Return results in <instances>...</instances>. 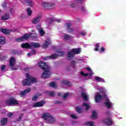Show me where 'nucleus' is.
<instances>
[{
    "instance_id": "obj_1",
    "label": "nucleus",
    "mask_w": 126,
    "mask_h": 126,
    "mask_svg": "<svg viewBox=\"0 0 126 126\" xmlns=\"http://www.w3.org/2000/svg\"><path fill=\"white\" fill-rule=\"evenodd\" d=\"M38 66L43 70L44 72L42 75V78H49L51 77V67L48 66L47 63L40 61L38 63Z\"/></svg>"
},
{
    "instance_id": "obj_2",
    "label": "nucleus",
    "mask_w": 126,
    "mask_h": 126,
    "mask_svg": "<svg viewBox=\"0 0 126 126\" xmlns=\"http://www.w3.org/2000/svg\"><path fill=\"white\" fill-rule=\"evenodd\" d=\"M80 52L81 51L79 48H73L67 54V60L71 61V60L74 59V55H79V54H80Z\"/></svg>"
},
{
    "instance_id": "obj_3",
    "label": "nucleus",
    "mask_w": 126,
    "mask_h": 126,
    "mask_svg": "<svg viewBox=\"0 0 126 126\" xmlns=\"http://www.w3.org/2000/svg\"><path fill=\"white\" fill-rule=\"evenodd\" d=\"M41 118L44 119L45 121H47L49 124H53V123H55V122H56L55 118L52 116L50 113H43L41 115Z\"/></svg>"
},
{
    "instance_id": "obj_4",
    "label": "nucleus",
    "mask_w": 126,
    "mask_h": 126,
    "mask_svg": "<svg viewBox=\"0 0 126 126\" xmlns=\"http://www.w3.org/2000/svg\"><path fill=\"white\" fill-rule=\"evenodd\" d=\"M41 5L47 9H53V8L56 6V4L48 3L47 2H42L41 3Z\"/></svg>"
},
{
    "instance_id": "obj_5",
    "label": "nucleus",
    "mask_w": 126,
    "mask_h": 126,
    "mask_svg": "<svg viewBox=\"0 0 126 126\" xmlns=\"http://www.w3.org/2000/svg\"><path fill=\"white\" fill-rule=\"evenodd\" d=\"M30 38V35L29 33H26L24 34L22 37L16 38V42H23V41H25V40H28L29 38Z\"/></svg>"
},
{
    "instance_id": "obj_6",
    "label": "nucleus",
    "mask_w": 126,
    "mask_h": 126,
    "mask_svg": "<svg viewBox=\"0 0 126 126\" xmlns=\"http://www.w3.org/2000/svg\"><path fill=\"white\" fill-rule=\"evenodd\" d=\"M26 76L27 79H26L23 81V86H26V85L27 86H30V81H29V79L32 78V76H30L28 73L26 74Z\"/></svg>"
},
{
    "instance_id": "obj_7",
    "label": "nucleus",
    "mask_w": 126,
    "mask_h": 126,
    "mask_svg": "<svg viewBox=\"0 0 126 126\" xmlns=\"http://www.w3.org/2000/svg\"><path fill=\"white\" fill-rule=\"evenodd\" d=\"M6 104L7 106L10 105H18V101L15 99H10L6 101Z\"/></svg>"
},
{
    "instance_id": "obj_8",
    "label": "nucleus",
    "mask_w": 126,
    "mask_h": 126,
    "mask_svg": "<svg viewBox=\"0 0 126 126\" xmlns=\"http://www.w3.org/2000/svg\"><path fill=\"white\" fill-rule=\"evenodd\" d=\"M46 103V102L44 101H40L39 102H35L32 104V107L33 108H37L40 107H43L44 104Z\"/></svg>"
},
{
    "instance_id": "obj_9",
    "label": "nucleus",
    "mask_w": 126,
    "mask_h": 126,
    "mask_svg": "<svg viewBox=\"0 0 126 126\" xmlns=\"http://www.w3.org/2000/svg\"><path fill=\"white\" fill-rule=\"evenodd\" d=\"M30 91H31V88L28 87L26 90L20 92L19 95L20 97H25V95H26L27 93H29Z\"/></svg>"
},
{
    "instance_id": "obj_10",
    "label": "nucleus",
    "mask_w": 126,
    "mask_h": 126,
    "mask_svg": "<svg viewBox=\"0 0 126 126\" xmlns=\"http://www.w3.org/2000/svg\"><path fill=\"white\" fill-rule=\"evenodd\" d=\"M103 99H104V97L100 95V93H98L94 97V100L96 103H99V102L103 100Z\"/></svg>"
},
{
    "instance_id": "obj_11",
    "label": "nucleus",
    "mask_w": 126,
    "mask_h": 126,
    "mask_svg": "<svg viewBox=\"0 0 126 126\" xmlns=\"http://www.w3.org/2000/svg\"><path fill=\"white\" fill-rule=\"evenodd\" d=\"M16 62V60L14 58V57H12L10 58L9 60V65L11 67H13L14 66V64H15V63Z\"/></svg>"
},
{
    "instance_id": "obj_12",
    "label": "nucleus",
    "mask_w": 126,
    "mask_h": 126,
    "mask_svg": "<svg viewBox=\"0 0 126 126\" xmlns=\"http://www.w3.org/2000/svg\"><path fill=\"white\" fill-rule=\"evenodd\" d=\"M58 57H59V55L54 54L51 55L50 56H47L46 57L44 58L43 60H44V61H46V60H48V59H50L51 60H53L55 59H57Z\"/></svg>"
},
{
    "instance_id": "obj_13",
    "label": "nucleus",
    "mask_w": 126,
    "mask_h": 126,
    "mask_svg": "<svg viewBox=\"0 0 126 126\" xmlns=\"http://www.w3.org/2000/svg\"><path fill=\"white\" fill-rule=\"evenodd\" d=\"M66 25L67 26V30L68 31V33H72L74 31L73 29L71 28V24L69 23H66Z\"/></svg>"
},
{
    "instance_id": "obj_14",
    "label": "nucleus",
    "mask_w": 126,
    "mask_h": 126,
    "mask_svg": "<svg viewBox=\"0 0 126 126\" xmlns=\"http://www.w3.org/2000/svg\"><path fill=\"white\" fill-rule=\"evenodd\" d=\"M103 122L105 125H107V126H111L113 124V120H111L110 118H108L107 119L103 120Z\"/></svg>"
},
{
    "instance_id": "obj_15",
    "label": "nucleus",
    "mask_w": 126,
    "mask_h": 126,
    "mask_svg": "<svg viewBox=\"0 0 126 126\" xmlns=\"http://www.w3.org/2000/svg\"><path fill=\"white\" fill-rule=\"evenodd\" d=\"M40 47V44L37 42H32L31 44V49L34 48V49H38Z\"/></svg>"
},
{
    "instance_id": "obj_16",
    "label": "nucleus",
    "mask_w": 126,
    "mask_h": 126,
    "mask_svg": "<svg viewBox=\"0 0 126 126\" xmlns=\"http://www.w3.org/2000/svg\"><path fill=\"white\" fill-rule=\"evenodd\" d=\"M0 31L5 35H9L10 33V31L7 29H0Z\"/></svg>"
},
{
    "instance_id": "obj_17",
    "label": "nucleus",
    "mask_w": 126,
    "mask_h": 126,
    "mask_svg": "<svg viewBox=\"0 0 126 126\" xmlns=\"http://www.w3.org/2000/svg\"><path fill=\"white\" fill-rule=\"evenodd\" d=\"M51 44H52V42L51 41H50L49 40H46L45 42L42 45V47L44 49H47L49 45H51Z\"/></svg>"
},
{
    "instance_id": "obj_18",
    "label": "nucleus",
    "mask_w": 126,
    "mask_h": 126,
    "mask_svg": "<svg viewBox=\"0 0 126 126\" xmlns=\"http://www.w3.org/2000/svg\"><path fill=\"white\" fill-rule=\"evenodd\" d=\"M21 47L23 49H31V45L28 43L22 44Z\"/></svg>"
},
{
    "instance_id": "obj_19",
    "label": "nucleus",
    "mask_w": 126,
    "mask_h": 126,
    "mask_svg": "<svg viewBox=\"0 0 126 126\" xmlns=\"http://www.w3.org/2000/svg\"><path fill=\"white\" fill-rule=\"evenodd\" d=\"M41 17L42 16L40 15L37 16L36 18L33 19V20H32V23H33V24H37V23H38V22L40 21Z\"/></svg>"
},
{
    "instance_id": "obj_20",
    "label": "nucleus",
    "mask_w": 126,
    "mask_h": 126,
    "mask_svg": "<svg viewBox=\"0 0 126 126\" xmlns=\"http://www.w3.org/2000/svg\"><path fill=\"white\" fill-rule=\"evenodd\" d=\"M0 123L2 126H4V125H6V124H7V118H1L0 120Z\"/></svg>"
},
{
    "instance_id": "obj_21",
    "label": "nucleus",
    "mask_w": 126,
    "mask_h": 126,
    "mask_svg": "<svg viewBox=\"0 0 126 126\" xmlns=\"http://www.w3.org/2000/svg\"><path fill=\"white\" fill-rule=\"evenodd\" d=\"M81 96L85 101L88 100V96L87 95L86 93L81 92Z\"/></svg>"
},
{
    "instance_id": "obj_22",
    "label": "nucleus",
    "mask_w": 126,
    "mask_h": 126,
    "mask_svg": "<svg viewBox=\"0 0 126 126\" xmlns=\"http://www.w3.org/2000/svg\"><path fill=\"white\" fill-rule=\"evenodd\" d=\"M10 18V16L9 14L5 13L4 15L2 16L1 18L3 20H7V19H9Z\"/></svg>"
},
{
    "instance_id": "obj_23",
    "label": "nucleus",
    "mask_w": 126,
    "mask_h": 126,
    "mask_svg": "<svg viewBox=\"0 0 126 126\" xmlns=\"http://www.w3.org/2000/svg\"><path fill=\"white\" fill-rule=\"evenodd\" d=\"M104 105L107 109H111V108H112V103L109 102V101H107L104 102Z\"/></svg>"
},
{
    "instance_id": "obj_24",
    "label": "nucleus",
    "mask_w": 126,
    "mask_h": 126,
    "mask_svg": "<svg viewBox=\"0 0 126 126\" xmlns=\"http://www.w3.org/2000/svg\"><path fill=\"white\" fill-rule=\"evenodd\" d=\"M5 44V37L0 36V45H4Z\"/></svg>"
},
{
    "instance_id": "obj_25",
    "label": "nucleus",
    "mask_w": 126,
    "mask_h": 126,
    "mask_svg": "<svg viewBox=\"0 0 126 126\" xmlns=\"http://www.w3.org/2000/svg\"><path fill=\"white\" fill-rule=\"evenodd\" d=\"M29 81L30 82V85H31L32 83H36V82H37V79L32 77L29 78Z\"/></svg>"
},
{
    "instance_id": "obj_26",
    "label": "nucleus",
    "mask_w": 126,
    "mask_h": 126,
    "mask_svg": "<svg viewBox=\"0 0 126 126\" xmlns=\"http://www.w3.org/2000/svg\"><path fill=\"white\" fill-rule=\"evenodd\" d=\"M37 30L38 31L41 37H43L44 35H45V31H44V30H43V29H37Z\"/></svg>"
},
{
    "instance_id": "obj_27",
    "label": "nucleus",
    "mask_w": 126,
    "mask_h": 126,
    "mask_svg": "<svg viewBox=\"0 0 126 126\" xmlns=\"http://www.w3.org/2000/svg\"><path fill=\"white\" fill-rule=\"evenodd\" d=\"M94 80L96 81H98V82H105V80H104V79L100 77H95Z\"/></svg>"
},
{
    "instance_id": "obj_28",
    "label": "nucleus",
    "mask_w": 126,
    "mask_h": 126,
    "mask_svg": "<svg viewBox=\"0 0 126 126\" xmlns=\"http://www.w3.org/2000/svg\"><path fill=\"white\" fill-rule=\"evenodd\" d=\"M29 35L30 37H31L32 40H35V39H37V34L32 33L29 34Z\"/></svg>"
},
{
    "instance_id": "obj_29",
    "label": "nucleus",
    "mask_w": 126,
    "mask_h": 126,
    "mask_svg": "<svg viewBox=\"0 0 126 126\" xmlns=\"http://www.w3.org/2000/svg\"><path fill=\"white\" fill-rule=\"evenodd\" d=\"M63 39L65 41H69L71 39V36L68 35V34H65L64 35Z\"/></svg>"
},
{
    "instance_id": "obj_30",
    "label": "nucleus",
    "mask_w": 126,
    "mask_h": 126,
    "mask_svg": "<svg viewBox=\"0 0 126 126\" xmlns=\"http://www.w3.org/2000/svg\"><path fill=\"white\" fill-rule=\"evenodd\" d=\"M75 3L78 6L79 4H82L83 2H84V0H74Z\"/></svg>"
},
{
    "instance_id": "obj_31",
    "label": "nucleus",
    "mask_w": 126,
    "mask_h": 126,
    "mask_svg": "<svg viewBox=\"0 0 126 126\" xmlns=\"http://www.w3.org/2000/svg\"><path fill=\"white\" fill-rule=\"evenodd\" d=\"M62 84H63L64 85H68V86H71V84H70L69 82L65 80L62 81Z\"/></svg>"
},
{
    "instance_id": "obj_32",
    "label": "nucleus",
    "mask_w": 126,
    "mask_h": 126,
    "mask_svg": "<svg viewBox=\"0 0 126 126\" xmlns=\"http://www.w3.org/2000/svg\"><path fill=\"white\" fill-rule=\"evenodd\" d=\"M25 1L28 3V6H32L33 5V2L32 0H25Z\"/></svg>"
},
{
    "instance_id": "obj_33",
    "label": "nucleus",
    "mask_w": 126,
    "mask_h": 126,
    "mask_svg": "<svg viewBox=\"0 0 126 126\" xmlns=\"http://www.w3.org/2000/svg\"><path fill=\"white\" fill-rule=\"evenodd\" d=\"M85 126H94V122H87L85 123Z\"/></svg>"
},
{
    "instance_id": "obj_34",
    "label": "nucleus",
    "mask_w": 126,
    "mask_h": 126,
    "mask_svg": "<svg viewBox=\"0 0 126 126\" xmlns=\"http://www.w3.org/2000/svg\"><path fill=\"white\" fill-rule=\"evenodd\" d=\"M28 56H33V55H36V51L34 50V49H32V51L29 53H28Z\"/></svg>"
},
{
    "instance_id": "obj_35",
    "label": "nucleus",
    "mask_w": 126,
    "mask_h": 126,
    "mask_svg": "<svg viewBox=\"0 0 126 126\" xmlns=\"http://www.w3.org/2000/svg\"><path fill=\"white\" fill-rule=\"evenodd\" d=\"M76 111L77 113H78V114H81V113H82V109L79 107H76Z\"/></svg>"
},
{
    "instance_id": "obj_36",
    "label": "nucleus",
    "mask_w": 126,
    "mask_h": 126,
    "mask_svg": "<svg viewBox=\"0 0 126 126\" xmlns=\"http://www.w3.org/2000/svg\"><path fill=\"white\" fill-rule=\"evenodd\" d=\"M27 12L29 16H31L32 14V10H31V9L30 8H28L27 9Z\"/></svg>"
},
{
    "instance_id": "obj_37",
    "label": "nucleus",
    "mask_w": 126,
    "mask_h": 126,
    "mask_svg": "<svg viewBox=\"0 0 126 126\" xmlns=\"http://www.w3.org/2000/svg\"><path fill=\"white\" fill-rule=\"evenodd\" d=\"M92 118L97 119V113L94 111H93L92 115L91 116Z\"/></svg>"
},
{
    "instance_id": "obj_38",
    "label": "nucleus",
    "mask_w": 126,
    "mask_h": 126,
    "mask_svg": "<svg viewBox=\"0 0 126 126\" xmlns=\"http://www.w3.org/2000/svg\"><path fill=\"white\" fill-rule=\"evenodd\" d=\"M48 94L50 97H54L55 96V92L53 91L48 92Z\"/></svg>"
},
{
    "instance_id": "obj_39",
    "label": "nucleus",
    "mask_w": 126,
    "mask_h": 126,
    "mask_svg": "<svg viewBox=\"0 0 126 126\" xmlns=\"http://www.w3.org/2000/svg\"><path fill=\"white\" fill-rule=\"evenodd\" d=\"M69 95V93H68V92H66L64 94V95L63 97V100H65V99H66Z\"/></svg>"
},
{
    "instance_id": "obj_40",
    "label": "nucleus",
    "mask_w": 126,
    "mask_h": 126,
    "mask_svg": "<svg viewBox=\"0 0 126 126\" xmlns=\"http://www.w3.org/2000/svg\"><path fill=\"white\" fill-rule=\"evenodd\" d=\"M11 53L13 55H18L19 54V53L18 52V51L15 50H11Z\"/></svg>"
},
{
    "instance_id": "obj_41",
    "label": "nucleus",
    "mask_w": 126,
    "mask_h": 126,
    "mask_svg": "<svg viewBox=\"0 0 126 126\" xmlns=\"http://www.w3.org/2000/svg\"><path fill=\"white\" fill-rule=\"evenodd\" d=\"M50 22H54V21H57L58 22V23H60L61 22V19H50Z\"/></svg>"
},
{
    "instance_id": "obj_42",
    "label": "nucleus",
    "mask_w": 126,
    "mask_h": 126,
    "mask_svg": "<svg viewBox=\"0 0 126 126\" xmlns=\"http://www.w3.org/2000/svg\"><path fill=\"white\" fill-rule=\"evenodd\" d=\"M83 106H85V107H86V111H88V110H89V108H90V106H89V105H88V104L85 102L83 103Z\"/></svg>"
},
{
    "instance_id": "obj_43",
    "label": "nucleus",
    "mask_w": 126,
    "mask_h": 126,
    "mask_svg": "<svg viewBox=\"0 0 126 126\" xmlns=\"http://www.w3.org/2000/svg\"><path fill=\"white\" fill-rule=\"evenodd\" d=\"M99 48H100V45L99 44V43H97L95 45V48L94 49V50L95 51V52H98L99 51Z\"/></svg>"
},
{
    "instance_id": "obj_44",
    "label": "nucleus",
    "mask_w": 126,
    "mask_h": 126,
    "mask_svg": "<svg viewBox=\"0 0 126 126\" xmlns=\"http://www.w3.org/2000/svg\"><path fill=\"white\" fill-rule=\"evenodd\" d=\"M49 86H50L51 87H56V86H57V85L54 82H51L50 84H49Z\"/></svg>"
},
{
    "instance_id": "obj_45",
    "label": "nucleus",
    "mask_w": 126,
    "mask_h": 126,
    "mask_svg": "<svg viewBox=\"0 0 126 126\" xmlns=\"http://www.w3.org/2000/svg\"><path fill=\"white\" fill-rule=\"evenodd\" d=\"M80 74L81 75H83V76H84L85 77H86V76H88V75H89V73H84V72H83V71H81Z\"/></svg>"
},
{
    "instance_id": "obj_46",
    "label": "nucleus",
    "mask_w": 126,
    "mask_h": 126,
    "mask_svg": "<svg viewBox=\"0 0 126 126\" xmlns=\"http://www.w3.org/2000/svg\"><path fill=\"white\" fill-rule=\"evenodd\" d=\"M38 95H34L32 97V101H37V99H38Z\"/></svg>"
},
{
    "instance_id": "obj_47",
    "label": "nucleus",
    "mask_w": 126,
    "mask_h": 126,
    "mask_svg": "<svg viewBox=\"0 0 126 126\" xmlns=\"http://www.w3.org/2000/svg\"><path fill=\"white\" fill-rule=\"evenodd\" d=\"M75 63H76V62L72 60L71 63V65H72V66H73V67H74V66H75Z\"/></svg>"
},
{
    "instance_id": "obj_48",
    "label": "nucleus",
    "mask_w": 126,
    "mask_h": 126,
    "mask_svg": "<svg viewBox=\"0 0 126 126\" xmlns=\"http://www.w3.org/2000/svg\"><path fill=\"white\" fill-rule=\"evenodd\" d=\"M24 114L23 113H21L20 114L19 117L18 119V121H21L22 117H23Z\"/></svg>"
},
{
    "instance_id": "obj_49",
    "label": "nucleus",
    "mask_w": 126,
    "mask_h": 126,
    "mask_svg": "<svg viewBox=\"0 0 126 126\" xmlns=\"http://www.w3.org/2000/svg\"><path fill=\"white\" fill-rule=\"evenodd\" d=\"M5 65H1V71H4V70H5Z\"/></svg>"
},
{
    "instance_id": "obj_50",
    "label": "nucleus",
    "mask_w": 126,
    "mask_h": 126,
    "mask_svg": "<svg viewBox=\"0 0 126 126\" xmlns=\"http://www.w3.org/2000/svg\"><path fill=\"white\" fill-rule=\"evenodd\" d=\"M104 52H105V48H104L103 47H101L100 49V52L104 53Z\"/></svg>"
},
{
    "instance_id": "obj_51",
    "label": "nucleus",
    "mask_w": 126,
    "mask_h": 126,
    "mask_svg": "<svg viewBox=\"0 0 126 126\" xmlns=\"http://www.w3.org/2000/svg\"><path fill=\"white\" fill-rule=\"evenodd\" d=\"M71 117L72 118V119H77V116H75L74 114H71Z\"/></svg>"
},
{
    "instance_id": "obj_52",
    "label": "nucleus",
    "mask_w": 126,
    "mask_h": 126,
    "mask_svg": "<svg viewBox=\"0 0 126 126\" xmlns=\"http://www.w3.org/2000/svg\"><path fill=\"white\" fill-rule=\"evenodd\" d=\"M59 55L61 57H63V56H64V52H59Z\"/></svg>"
},
{
    "instance_id": "obj_53",
    "label": "nucleus",
    "mask_w": 126,
    "mask_h": 126,
    "mask_svg": "<svg viewBox=\"0 0 126 126\" xmlns=\"http://www.w3.org/2000/svg\"><path fill=\"white\" fill-rule=\"evenodd\" d=\"M7 116L8 117H12V116H13V113H9L7 114Z\"/></svg>"
},
{
    "instance_id": "obj_54",
    "label": "nucleus",
    "mask_w": 126,
    "mask_h": 126,
    "mask_svg": "<svg viewBox=\"0 0 126 126\" xmlns=\"http://www.w3.org/2000/svg\"><path fill=\"white\" fill-rule=\"evenodd\" d=\"M71 7H75L76 6H77L75 3H72L70 4Z\"/></svg>"
},
{
    "instance_id": "obj_55",
    "label": "nucleus",
    "mask_w": 126,
    "mask_h": 126,
    "mask_svg": "<svg viewBox=\"0 0 126 126\" xmlns=\"http://www.w3.org/2000/svg\"><path fill=\"white\" fill-rule=\"evenodd\" d=\"M6 2H4L2 4V7H6Z\"/></svg>"
},
{
    "instance_id": "obj_56",
    "label": "nucleus",
    "mask_w": 126,
    "mask_h": 126,
    "mask_svg": "<svg viewBox=\"0 0 126 126\" xmlns=\"http://www.w3.org/2000/svg\"><path fill=\"white\" fill-rule=\"evenodd\" d=\"M80 35L82 36H85V35H86V33H85V32H81Z\"/></svg>"
},
{
    "instance_id": "obj_57",
    "label": "nucleus",
    "mask_w": 126,
    "mask_h": 126,
    "mask_svg": "<svg viewBox=\"0 0 126 126\" xmlns=\"http://www.w3.org/2000/svg\"><path fill=\"white\" fill-rule=\"evenodd\" d=\"M86 69H87V70H88V71H91V68L88 67L86 68Z\"/></svg>"
},
{
    "instance_id": "obj_58",
    "label": "nucleus",
    "mask_w": 126,
    "mask_h": 126,
    "mask_svg": "<svg viewBox=\"0 0 126 126\" xmlns=\"http://www.w3.org/2000/svg\"><path fill=\"white\" fill-rule=\"evenodd\" d=\"M58 96H59V97H61V96H63V94L62 93H58Z\"/></svg>"
},
{
    "instance_id": "obj_59",
    "label": "nucleus",
    "mask_w": 126,
    "mask_h": 126,
    "mask_svg": "<svg viewBox=\"0 0 126 126\" xmlns=\"http://www.w3.org/2000/svg\"><path fill=\"white\" fill-rule=\"evenodd\" d=\"M62 103L61 101H56L54 102V104H61Z\"/></svg>"
},
{
    "instance_id": "obj_60",
    "label": "nucleus",
    "mask_w": 126,
    "mask_h": 126,
    "mask_svg": "<svg viewBox=\"0 0 126 126\" xmlns=\"http://www.w3.org/2000/svg\"><path fill=\"white\" fill-rule=\"evenodd\" d=\"M11 69L12 70H17V68H16V67H12Z\"/></svg>"
},
{
    "instance_id": "obj_61",
    "label": "nucleus",
    "mask_w": 126,
    "mask_h": 126,
    "mask_svg": "<svg viewBox=\"0 0 126 126\" xmlns=\"http://www.w3.org/2000/svg\"><path fill=\"white\" fill-rule=\"evenodd\" d=\"M28 69H29V68L27 67V68H25L24 69V70L25 71H27V70H28Z\"/></svg>"
},
{
    "instance_id": "obj_62",
    "label": "nucleus",
    "mask_w": 126,
    "mask_h": 126,
    "mask_svg": "<svg viewBox=\"0 0 126 126\" xmlns=\"http://www.w3.org/2000/svg\"><path fill=\"white\" fill-rule=\"evenodd\" d=\"M85 9V8L84 7L82 6L81 7V10H82V11H84Z\"/></svg>"
},
{
    "instance_id": "obj_63",
    "label": "nucleus",
    "mask_w": 126,
    "mask_h": 126,
    "mask_svg": "<svg viewBox=\"0 0 126 126\" xmlns=\"http://www.w3.org/2000/svg\"><path fill=\"white\" fill-rule=\"evenodd\" d=\"M69 69H69V67H67L66 68V70H69Z\"/></svg>"
},
{
    "instance_id": "obj_64",
    "label": "nucleus",
    "mask_w": 126,
    "mask_h": 126,
    "mask_svg": "<svg viewBox=\"0 0 126 126\" xmlns=\"http://www.w3.org/2000/svg\"><path fill=\"white\" fill-rule=\"evenodd\" d=\"M93 75V74H92V72L91 71V74H90L91 76H92V75Z\"/></svg>"
}]
</instances>
